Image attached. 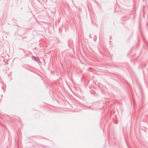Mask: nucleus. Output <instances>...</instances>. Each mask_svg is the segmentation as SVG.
Here are the masks:
<instances>
[{"label":"nucleus","instance_id":"2","mask_svg":"<svg viewBox=\"0 0 148 148\" xmlns=\"http://www.w3.org/2000/svg\"><path fill=\"white\" fill-rule=\"evenodd\" d=\"M38 148H49L47 146H46L44 145H42L40 144H38L37 145Z\"/></svg>","mask_w":148,"mask_h":148},{"label":"nucleus","instance_id":"3","mask_svg":"<svg viewBox=\"0 0 148 148\" xmlns=\"http://www.w3.org/2000/svg\"><path fill=\"white\" fill-rule=\"evenodd\" d=\"M90 108H91V107H90V106L88 107V108H89V109H90Z\"/></svg>","mask_w":148,"mask_h":148},{"label":"nucleus","instance_id":"1","mask_svg":"<svg viewBox=\"0 0 148 148\" xmlns=\"http://www.w3.org/2000/svg\"><path fill=\"white\" fill-rule=\"evenodd\" d=\"M32 59L36 61L37 62L40 63V60L37 58L35 56H33L32 57Z\"/></svg>","mask_w":148,"mask_h":148},{"label":"nucleus","instance_id":"4","mask_svg":"<svg viewBox=\"0 0 148 148\" xmlns=\"http://www.w3.org/2000/svg\"><path fill=\"white\" fill-rule=\"evenodd\" d=\"M145 65H145V64H144V67H145Z\"/></svg>","mask_w":148,"mask_h":148}]
</instances>
